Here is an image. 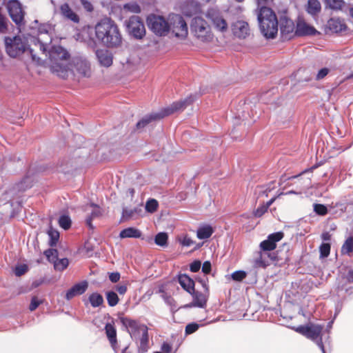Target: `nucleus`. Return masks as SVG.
<instances>
[{
	"mask_svg": "<svg viewBox=\"0 0 353 353\" xmlns=\"http://www.w3.org/2000/svg\"><path fill=\"white\" fill-rule=\"evenodd\" d=\"M95 34L98 40L108 47H116L121 42L118 27L110 19H104L96 25Z\"/></svg>",
	"mask_w": 353,
	"mask_h": 353,
	"instance_id": "obj_1",
	"label": "nucleus"
},
{
	"mask_svg": "<svg viewBox=\"0 0 353 353\" xmlns=\"http://www.w3.org/2000/svg\"><path fill=\"white\" fill-rule=\"evenodd\" d=\"M50 68L52 72L62 79H65L69 72L68 61L70 54L61 46H54L48 50Z\"/></svg>",
	"mask_w": 353,
	"mask_h": 353,
	"instance_id": "obj_2",
	"label": "nucleus"
},
{
	"mask_svg": "<svg viewBox=\"0 0 353 353\" xmlns=\"http://www.w3.org/2000/svg\"><path fill=\"white\" fill-rule=\"evenodd\" d=\"M5 45L7 54L12 58L20 57L25 52H28L33 61L39 62L40 57L34 52L36 49L28 47L25 37L17 35L5 37Z\"/></svg>",
	"mask_w": 353,
	"mask_h": 353,
	"instance_id": "obj_3",
	"label": "nucleus"
},
{
	"mask_svg": "<svg viewBox=\"0 0 353 353\" xmlns=\"http://www.w3.org/2000/svg\"><path fill=\"white\" fill-rule=\"evenodd\" d=\"M257 18L263 36L266 38H274L278 32V21L272 9L267 6H262L259 8Z\"/></svg>",
	"mask_w": 353,
	"mask_h": 353,
	"instance_id": "obj_4",
	"label": "nucleus"
},
{
	"mask_svg": "<svg viewBox=\"0 0 353 353\" xmlns=\"http://www.w3.org/2000/svg\"><path fill=\"white\" fill-rule=\"evenodd\" d=\"M194 99L190 97L183 101L173 103L170 106L164 108L159 112L152 113L146 115L137 123V129H142L152 121L161 119L166 116L173 114L175 112L183 110L188 105H190Z\"/></svg>",
	"mask_w": 353,
	"mask_h": 353,
	"instance_id": "obj_5",
	"label": "nucleus"
},
{
	"mask_svg": "<svg viewBox=\"0 0 353 353\" xmlns=\"http://www.w3.org/2000/svg\"><path fill=\"white\" fill-rule=\"evenodd\" d=\"M190 31L195 37L203 42L210 41L213 37L210 26L200 17L192 19Z\"/></svg>",
	"mask_w": 353,
	"mask_h": 353,
	"instance_id": "obj_6",
	"label": "nucleus"
},
{
	"mask_svg": "<svg viewBox=\"0 0 353 353\" xmlns=\"http://www.w3.org/2000/svg\"><path fill=\"white\" fill-rule=\"evenodd\" d=\"M323 329V325L310 324L306 326H299L296 329V331L314 341L320 347L322 352L325 353L321 337Z\"/></svg>",
	"mask_w": 353,
	"mask_h": 353,
	"instance_id": "obj_7",
	"label": "nucleus"
},
{
	"mask_svg": "<svg viewBox=\"0 0 353 353\" xmlns=\"http://www.w3.org/2000/svg\"><path fill=\"white\" fill-rule=\"evenodd\" d=\"M169 31L179 39H185L188 34L186 22L182 16L176 14L169 15Z\"/></svg>",
	"mask_w": 353,
	"mask_h": 353,
	"instance_id": "obj_8",
	"label": "nucleus"
},
{
	"mask_svg": "<svg viewBox=\"0 0 353 353\" xmlns=\"http://www.w3.org/2000/svg\"><path fill=\"white\" fill-rule=\"evenodd\" d=\"M52 26L50 24L46 23L41 25L38 30V36L37 38V43H35V49L40 50L42 54L47 57V51L50 48L49 46L52 42Z\"/></svg>",
	"mask_w": 353,
	"mask_h": 353,
	"instance_id": "obj_9",
	"label": "nucleus"
},
{
	"mask_svg": "<svg viewBox=\"0 0 353 353\" xmlns=\"http://www.w3.org/2000/svg\"><path fill=\"white\" fill-rule=\"evenodd\" d=\"M72 67L73 74L78 79L90 78L92 75L90 63L85 58H74Z\"/></svg>",
	"mask_w": 353,
	"mask_h": 353,
	"instance_id": "obj_10",
	"label": "nucleus"
},
{
	"mask_svg": "<svg viewBox=\"0 0 353 353\" xmlns=\"http://www.w3.org/2000/svg\"><path fill=\"white\" fill-rule=\"evenodd\" d=\"M120 321L122 325L127 329L132 339L135 341L138 340L143 332H146V330H148L145 325L130 318L121 317Z\"/></svg>",
	"mask_w": 353,
	"mask_h": 353,
	"instance_id": "obj_11",
	"label": "nucleus"
},
{
	"mask_svg": "<svg viewBox=\"0 0 353 353\" xmlns=\"http://www.w3.org/2000/svg\"><path fill=\"white\" fill-rule=\"evenodd\" d=\"M147 21L150 29L157 35L163 36L169 32V21H166L163 17L151 15Z\"/></svg>",
	"mask_w": 353,
	"mask_h": 353,
	"instance_id": "obj_12",
	"label": "nucleus"
},
{
	"mask_svg": "<svg viewBox=\"0 0 353 353\" xmlns=\"http://www.w3.org/2000/svg\"><path fill=\"white\" fill-rule=\"evenodd\" d=\"M6 7L12 20L19 26L24 25L25 12L20 2L17 0H10Z\"/></svg>",
	"mask_w": 353,
	"mask_h": 353,
	"instance_id": "obj_13",
	"label": "nucleus"
},
{
	"mask_svg": "<svg viewBox=\"0 0 353 353\" xmlns=\"http://www.w3.org/2000/svg\"><path fill=\"white\" fill-rule=\"evenodd\" d=\"M203 288L205 289V293L196 292L194 290V292L190 293L193 299L192 303L184 305L185 308H190L193 307H197L200 308H204L206 306L207 301L209 296L208 285L205 281H200Z\"/></svg>",
	"mask_w": 353,
	"mask_h": 353,
	"instance_id": "obj_14",
	"label": "nucleus"
},
{
	"mask_svg": "<svg viewBox=\"0 0 353 353\" xmlns=\"http://www.w3.org/2000/svg\"><path fill=\"white\" fill-rule=\"evenodd\" d=\"M206 16L216 30L221 32H225L228 30V23L219 10L213 8L210 9L208 10Z\"/></svg>",
	"mask_w": 353,
	"mask_h": 353,
	"instance_id": "obj_15",
	"label": "nucleus"
},
{
	"mask_svg": "<svg viewBox=\"0 0 353 353\" xmlns=\"http://www.w3.org/2000/svg\"><path fill=\"white\" fill-rule=\"evenodd\" d=\"M127 28L129 33L137 39H141L145 33L144 24L137 16H133L129 19Z\"/></svg>",
	"mask_w": 353,
	"mask_h": 353,
	"instance_id": "obj_16",
	"label": "nucleus"
},
{
	"mask_svg": "<svg viewBox=\"0 0 353 353\" xmlns=\"http://www.w3.org/2000/svg\"><path fill=\"white\" fill-rule=\"evenodd\" d=\"M283 237V233L281 232H275L270 234L268 239L262 241L260 248L263 251H271L276 248V242L281 241Z\"/></svg>",
	"mask_w": 353,
	"mask_h": 353,
	"instance_id": "obj_17",
	"label": "nucleus"
},
{
	"mask_svg": "<svg viewBox=\"0 0 353 353\" xmlns=\"http://www.w3.org/2000/svg\"><path fill=\"white\" fill-rule=\"evenodd\" d=\"M295 33L298 36H312L319 33L318 31L304 20L299 19L296 23Z\"/></svg>",
	"mask_w": 353,
	"mask_h": 353,
	"instance_id": "obj_18",
	"label": "nucleus"
},
{
	"mask_svg": "<svg viewBox=\"0 0 353 353\" xmlns=\"http://www.w3.org/2000/svg\"><path fill=\"white\" fill-rule=\"evenodd\" d=\"M233 34L241 39H244L250 34V27L244 21H237L232 25Z\"/></svg>",
	"mask_w": 353,
	"mask_h": 353,
	"instance_id": "obj_19",
	"label": "nucleus"
},
{
	"mask_svg": "<svg viewBox=\"0 0 353 353\" xmlns=\"http://www.w3.org/2000/svg\"><path fill=\"white\" fill-rule=\"evenodd\" d=\"M88 283L86 281H81L73 285L68 290L65 294V299L70 300L76 296L83 294L87 290Z\"/></svg>",
	"mask_w": 353,
	"mask_h": 353,
	"instance_id": "obj_20",
	"label": "nucleus"
},
{
	"mask_svg": "<svg viewBox=\"0 0 353 353\" xmlns=\"http://www.w3.org/2000/svg\"><path fill=\"white\" fill-rule=\"evenodd\" d=\"M327 27L333 32H339L346 28V26L343 21L339 18H331L328 20Z\"/></svg>",
	"mask_w": 353,
	"mask_h": 353,
	"instance_id": "obj_21",
	"label": "nucleus"
},
{
	"mask_svg": "<svg viewBox=\"0 0 353 353\" xmlns=\"http://www.w3.org/2000/svg\"><path fill=\"white\" fill-rule=\"evenodd\" d=\"M97 59L101 65L109 67L112 63V58L107 50H98L96 52Z\"/></svg>",
	"mask_w": 353,
	"mask_h": 353,
	"instance_id": "obj_22",
	"label": "nucleus"
},
{
	"mask_svg": "<svg viewBox=\"0 0 353 353\" xmlns=\"http://www.w3.org/2000/svg\"><path fill=\"white\" fill-rule=\"evenodd\" d=\"M179 283L181 286L189 294L194 292V282L187 274H181L179 276Z\"/></svg>",
	"mask_w": 353,
	"mask_h": 353,
	"instance_id": "obj_23",
	"label": "nucleus"
},
{
	"mask_svg": "<svg viewBox=\"0 0 353 353\" xmlns=\"http://www.w3.org/2000/svg\"><path fill=\"white\" fill-rule=\"evenodd\" d=\"M60 11L65 18L74 23H78L79 21L78 15L70 8L68 3L61 5L60 7Z\"/></svg>",
	"mask_w": 353,
	"mask_h": 353,
	"instance_id": "obj_24",
	"label": "nucleus"
},
{
	"mask_svg": "<svg viewBox=\"0 0 353 353\" xmlns=\"http://www.w3.org/2000/svg\"><path fill=\"white\" fill-rule=\"evenodd\" d=\"M141 236V232L135 228H128L121 231L119 237L121 239L125 238H140Z\"/></svg>",
	"mask_w": 353,
	"mask_h": 353,
	"instance_id": "obj_25",
	"label": "nucleus"
},
{
	"mask_svg": "<svg viewBox=\"0 0 353 353\" xmlns=\"http://www.w3.org/2000/svg\"><path fill=\"white\" fill-rule=\"evenodd\" d=\"M105 330L110 343L114 348V345L117 343V332L115 327L111 323H107Z\"/></svg>",
	"mask_w": 353,
	"mask_h": 353,
	"instance_id": "obj_26",
	"label": "nucleus"
},
{
	"mask_svg": "<svg viewBox=\"0 0 353 353\" xmlns=\"http://www.w3.org/2000/svg\"><path fill=\"white\" fill-rule=\"evenodd\" d=\"M266 255L268 257L270 258L271 261H273L274 259L270 256V254H267L266 253H258V256L254 261V265L256 268H265L269 265V262L266 260Z\"/></svg>",
	"mask_w": 353,
	"mask_h": 353,
	"instance_id": "obj_27",
	"label": "nucleus"
},
{
	"mask_svg": "<svg viewBox=\"0 0 353 353\" xmlns=\"http://www.w3.org/2000/svg\"><path fill=\"white\" fill-rule=\"evenodd\" d=\"M212 233V228L210 225H205L200 227L197 230L196 236L199 239H205L210 237Z\"/></svg>",
	"mask_w": 353,
	"mask_h": 353,
	"instance_id": "obj_28",
	"label": "nucleus"
},
{
	"mask_svg": "<svg viewBox=\"0 0 353 353\" xmlns=\"http://www.w3.org/2000/svg\"><path fill=\"white\" fill-rule=\"evenodd\" d=\"M321 9V6L318 0H308L307 6V12L312 14H317Z\"/></svg>",
	"mask_w": 353,
	"mask_h": 353,
	"instance_id": "obj_29",
	"label": "nucleus"
},
{
	"mask_svg": "<svg viewBox=\"0 0 353 353\" xmlns=\"http://www.w3.org/2000/svg\"><path fill=\"white\" fill-rule=\"evenodd\" d=\"M139 341V350L141 352H145L148 350V330L146 332H143L140 337L138 339L137 341Z\"/></svg>",
	"mask_w": 353,
	"mask_h": 353,
	"instance_id": "obj_30",
	"label": "nucleus"
},
{
	"mask_svg": "<svg viewBox=\"0 0 353 353\" xmlns=\"http://www.w3.org/2000/svg\"><path fill=\"white\" fill-rule=\"evenodd\" d=\"M89 301L93 307L101 305L103 303V296L97 292L92 293L89 296Z\"/></svg>",
	"mask_w": 353,
	"mask_h": 353,
	"instance_id": "obj_31",
	"label": "nucleus"
},
{
	"mask_svg": "<svg viewBox=\"0 0 353 353\" xmlns=\"http://www.w3.org/2000/svg\"><path fill=\"white\" fill-rule=\"evenodd\" d=\"M92 210L91 212V214L86 219V224L88 225L90 228H93V225L92 224V221L94 218L98 217L101 214V210L96 205H92Z\"/></svg>",
	"mask_w": 353,
	"mask_h": 353,
	"instance_id": "obj_32",
	"label": "nucleus"
},
{
	"mask_svg": "<svg viewBox=\"0 0 353 353\" xmlns=\"http://www.w3.org/2000/svg\"><path fill=\"white\" fill-rule=\"evenodd\" d=\"M54 268L56 270L63 271L69 265V261L67 258L63 259H57L55 261H53Z\"/></svg>",
	"mask_w": 353,
	"mask_h": 353,
	"instance_id": "obj_33",
	"label": "nucleus"
},
{
	"mask_svg": "<svg viewBox=\"0 0 353 353\" xmlns=\"http://www.w3.org/2000/svg\"><path fill=\"white\" fill-rule=\"evenodd\" d=\"M168 238L167 233L159 232L155 236V243L160 246H165L167 245Z\"/></svg>",
	"mask_w": 353,
	"mask_h": 353,
	"instance_id": "obj_34",
	"label": "nucleus"
},
{
	"mask_svg": "<svg viewBox=\"0 0 353 353\" xmlns=\"http://www.w3.org/2000/svg\"><path fill=\"white\" fill-rule=\"evenodd\" d=\"M106 299L108 303V305L111 307L115 306L119 302L118 295L112 291L108 292L106 293Z\"/></svg>",
	"mask_w": 353,
	"mask_h": 353,
	"instance_id": "obj_35",
	"label": "nucleus"
},
{
	"mask_svg": "<svg viewBox=\"0 0 353 353\" xmlns=\"http://www.w3.org/2000/svg\"><path fill=\"white\" fill-rule=\"evenodd\" d=\"M326 6L332 10H340L343 5V0H325Z\"/></svg>",
	"mask_w": 353,
	"mask_h": 353,
	"instance_id": "obj_36",
	"label": "nucleus"
},
{
	"mask_svg": "<svg viewBox=\"0 0 353 353\" xmlns=\"http://www.w3.org/2000/svg\"><path fill=\"white\" fill-rule=\"evenodd\" d=\"M59 224L64 230H68L71 226V219L67 215H62L59 217Z\"/></svg>",
	"mask_w": 353,
	"mask_h": 353,
	"instance_id": "obj_37",
	"label": "nucleus"
},
{
	"mask_svg": "<svg viewBox=\"0 0 353 353\" xmlns=\"http://www.w3.org/2000/svg\"><path fill=\"white\" fill-rule=\"evenodd\" d=\"M158 202L154 199H149L145 203V210L150 213L154 212L158 208Z\"/></svg>",
	"mask_w": 353,
	"mask_h": 353,
	"instance_id": "obj_38",
	"label": "nucleus"
},
{
	"mask_svg": "<svg viewBox=\"0 0 353 353\" xmlns=\"http://www.w3.org/2000/svg\"><path fill=\"white\" fill-rule=\"evenodd\" d=\"M48 236L50 237L49 244L50 246H54L56 245L57 242L59 238V233L57 230H54L50 229L48 232Z\"/></svg>",
	"mask_w": 353,
	"mask_h": 353,
	"instance_id": "obj_39",
	"label": "nucleus"
},
{
	"mask_svg": "<svg viewBox=\"0 0 353 353\" xmlns=\"http://www.w3.org/2000/svg\"><path fill=\"white\" fill-rule=\"evenodd\" d=\"M353 252V237L348 238L342 247V252L349 254Z\"/></svg>",
	"mask_w": 353,
	"mask_h": 353,
	"instance_id": "obj_40",
	"label": "nucleus"
},
{
	"mask_svg": "<svg viewBox=\"0 0 353 353\" xmlns=\"http://www.w3.org/2000/svg\"><path fill=\"white\" fill-rule=\"evenodd\" d=\"M271 190L270 188H267L265 186H258L255 189V194L257 195V199L265 196H268V192Z\"/></svg>",
	"mask_w": 353,
	"mask_h": 353,
	"instance_id": "obj_41",
	"label": "nucleus"
},
{
	"mask_svg": "<svg viewBox=\"0 0 353 353\" xmlns=\"http://www.w3.org/2000/svg\"><path fill=\"white\" fill-rule=\"evenodd\" d=\"M320 257H327L330 252V245L327 243H322L319 248Z\"/></svg>",
	"mask_w": 353,
	"mask_h": 353,
	"instance_id": "obj_42",
	"label": "nucleus"
},
{
	"mask_svg": "<svg viewBox=\"0 0 353 353\" xmlns=\"http://www.w3.org/2000/svg\"><path fill=\"white\" fill-rule=\"evenodd\" d=\"M45 256L50 262L53 263L58 257V252L55 249H48L44 252Z\"/></svg>",
	"mask_w": 353,
	"mask_h": 353,
	"instance_id": "obj_43",
	"label": "nucleus"
},
{
	"mask_svg": "<svg viewBox=\"0 0 353 353\" xmlns=\"http://www.w3.org/2000/svg\"><path fill=\"white\" fill-rule=\"evenodd\" d=\"M28 270V267L26 264L17 265L14 268V274L17 276H21L23 275Z\"/></svg>",
	"mask_w": 353,
	"mask_h": 353,
	"instance_id": "obj_44",
	"label": "nucleus"
},
{
	"mask_svg": "<svg viewBox=\"0 0 353 353\" xmlns=\"http://www.w3.org/2000/svg\"><path fill=\"white\" fill-rule=\"evenodd\" d=\"M314 211L319 215L324 216L327 213L326 206L323 204H314Z\"/></svg>",
	"mask_w": 353,
	"mask_h": 353,
	"instance_id": "obj_45",
	"label": "nucleus"
},
{
	"mask_svg": "<svg viewBox=\"0 0 353 353\" xmlns=\"http://www.w3.org/2000/svg\"><path fill=\"white\" fill-rule=\"evenodd\" d=\"M138 210L137 208L134 209H128L124 208L123 210L122 216L125 219H129L134 216V215L137 213Z\"/></svg>",
	"mask_w": 353,
	"mask_h": 353,
	"instance_id": "obj_46",
	"label": "nucleus"
},
{
	"mask_svg": "<svg viewBox=\"0 0 353 353\" xmlns=\"http://www.w3.org/2000/svg\"><path fill=\"white\" fill-rule=\"evenodd\" d=\"M178 239L183 246L189 247L194 243V241L187 235L179 236Z\"/></svg>",
	"mask_w": 353,
	"mask_h": 353,
	"instance_id": "obj_47",
	"label": "nucleus"
},
{
	"mask_svg": "<svg viewBox=\"0 0 353 353\" xmlns=\"http://www.w3.org/2000/svg\"><path fill=\"white\" fill-rule=\"evenodd\" d=\"M231 276L234 281H241L246 277V273L244 271L239 270L233 272Z\"/></svg>",
	"mask_w": 353,
	"mask_h": 353,
	"instance_id": "obj_48",
	"label": "nucleus"
},
{
	"mask_svg": "<svg viewBox=\"0 0 353 353\" xmlns=\"http://www.w3.org/2000/svg\"><path fill=\"white\" fill-rule=\"evenodd\" d=\"M199 328V325L197 323H190L185 327V333L186 334H190L196 332Z\"/></svg>",
	"mask_w": 353,
	"mask_h": 353,
	"instance_id": "obj_49",
	"label": "nucleus"
},
{
	"mask_svg": "<svg viewBox=\"0 0 353 353\" xmlns=\"http://www.w3.org/2000/svg\"><path fill=\"white\" fill-rule=\"evenodd\" d=\"M268 209V208L265 204L261 205L254 211V216L257 217L261 216L267 212Z\"/></svg>",
	"mask_w": 353,
	"mask_h": 353,
	"instance_id": "obj_50",
	"label": "nucleus"
},
{
	"mask_svg": "<svg viewBox=\"0 0 353 353\" xmlns=\"http://www.w3.org/2000/svg\"><path fill=\"white\" fill-rule=\"evenodd\" d=\"M41 301L38 300L37 297L33 296L31 299V302L29 306V309L30 311H34L36 310L38 306L41 304Z\"/></svg>",
	"mask_w": 353,
	"mask_h": 353,
	"instance_id": "obj_51",
	"label": "nucleus"
},
{
	"mask_svg": "<svg viewBox=\"0 0 353 353\" xmlns=\"http://www.w3.org/2000/svg\"><path fill=\"white\" fill-rule=\"evenodd\" d=\"M124 8L134 13H139L141 11L139 6L136 3L125 4Z\"/></svg>",
	"mask_w": 353,
	"mask_h": 353,
	"instance_id": "obj_52",
	"label": "nucleus"
},
{
	"mask_svg": "<svg viewBox=\"0 0 353 353\" xmlns=\"http://www.w3.org/2000/svg\"><path fill=\"white\" fill-rule=\"evenodd\" d=\"M201 266V263L199 261H194L193 263L190 264V269L191 272H196L200 270Z\"/></svg>",
	"mask_w": 353,
	"mask_h": 353,
	"instance_id": "obj_53",
	"label": "nucleus"
},
{
	"mask_svg": "<svg viewBox=\"0 0 353 353\" xmlns=\"http://www.w3.org/2000/svg\"><path fill=\"white\" fill-rule=\"evenodd\" d=\"M329 72V69L324 68L321 69L316 74V79L320 80L323 79Z\"/></svg>",
	"mask_w": 353,
	"mask_h": 353,
	"instance_id": "obj_54",
	"label": "nucleus"
},
{
	"mask_svg": "<svg viewBox=\"0 0 353 353\" xmlns=\"http://www.w3.org/2000/svg\"><path fill=\"white\" fill-rule=\"evenodd\" d=\"M81 2L85 10L88 12H92L94 8L90 2L87 0H81Z\"/></svg>",
	"mask_w": 353,
	"mask_h": 353,
	"instance_id": "obj_55",
	"label": "nucleus"
},
{
	"mask_svg": "<svg viewBox=\"0 0 353 353\" xmlns=\"http://www.w3.org/2000/svg\"><path fill=\"white\" fill-rule=\"evenodd\" d=\"M211 271V263L210 261H205L202 265V272L205 274H209Z\"/></svg>",
	"mask_w": 353,
	"mask_h": 353,
	"instance_id": "obj_56",
	"label": "nucleus"
},
{
	"mask_svg": "<svg viewBox=\"0 0 353 353\" xmlns=\"http://www.w3.org/2000/svg\"><path fill=\"white\" fill-rule=\"evenodd\" d=\"M109 279L112 283H117L120 279V274L118 272H112L110 274Z\"/></svg>",
	"mask_w": 353,
	"mask_h": 353,
	"instance_id": "obj_57",
	"label": "nucleus"
},
{
	"mask_svg": "<svg viewBox=\"0 0 353 353\" xmlns=\"http://www.w3.org/2000/svg\"><path fill=\"white\" fill-rule=\"evenodd\" d=\"M259 7L267 6L270 5L274 0H256Z\"/></svg>",
	"mask_w": 353,
	"mask_h": 353,
	"instance_id": "obj_58",
	"label": "nucleus"
},
{
	"mask_svg": "<svg viewBox=\"0 0 353 353\" xmlns=\"http://www.w3.org/2000/svg\"><path fill=\"white\" fill-rule=\"evenodd\" d=\"M116 290L120 294H124L127 291V287L125 285H120L116 287Z\"/></svg>",
	"mask_w": 353,
	"mask_h": 353,
	"instance_id": "obj_59",
	"label": "nucleus"
},
{
	"mask_svg": "<svg viewBox=\"0 0 353 353\" xmlns=\"http://www.w3.org/2000/svg\"><path fill=\"white\" fill-rule=\"evenodd\" d=\"M161 350L164 353H170L171 352L172 347L168 343H163L161 346Z\"/></svg>",
	"mask_w": 353,
	"mask_h": 353,
	"instance_id": "obj_60",
	"label": "nucleus"
},
{
	"mask_svg": "<svg viewBox=\"0 0 353 353\" xmlns=\"http://www.w3.org/2000/svg\"><path fill=\"white\" fill-rule=\"evenodd\" d=\"M287 26L289 28L288 32L292 31L293 30V23L292 21H286Z\"/></svg>",
	"mask_w": 353,
	"mask_h": 353,
	"instance_id": "obj_61",
	"label": "nucleus"
},
{
	"mask_svg": "<svg viewBox=\"0 0 353 353\" xmlns=\"http://www.w3.org/2000/svg\"><path fill=\"white\" fill-rule=\"evenodd\" d=\"M347 279L349 281L353 282V270L350 271L347 274Z\"/></svg>",
	"mask_w": 353,
	"mask_h": 353,
	"instance_id": "obj_62",
	"label": "nucleus"
},
{
	"mask_svg": "<svg viewBox=\"0 0 353 353\" xmlns=\"http://www.w3.org/2000/svg\"><path fill=\"white\" fill-rule=\"evenodd\" d=\"M275 199H276V198L273 197L269 201H268L265 205L269 208V207L274 203Z\"/></svg>",
	"mask_w": 353,
	"mask_h": 353,
	"instance_id": "obj_63",
	"label": "nucleus"
},
{
	"mask_svg": "<svg viewBox=\"0 0 353 353\" xmlns=\"http://www.w3.org/2000/svg\"><path fill=\"white\" fill-rule=\"evenodd\" d=\"M122 353H129V352H128V347H125L123 350Z\"/></svg>",
	"mask_w": 353,
	"mask_h": 353,
	"instance_id": "obj_64",
	"label": "nucleus"
}]
</instances>
